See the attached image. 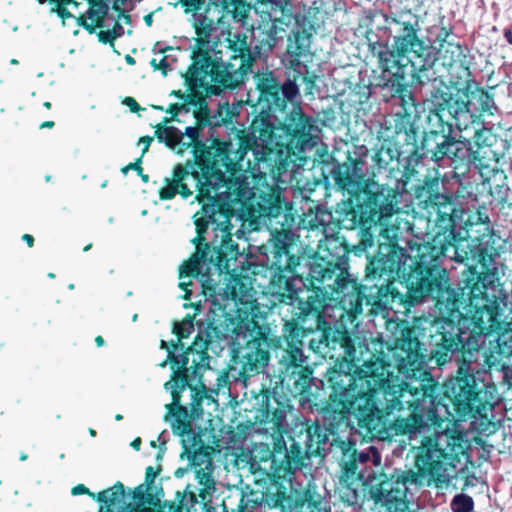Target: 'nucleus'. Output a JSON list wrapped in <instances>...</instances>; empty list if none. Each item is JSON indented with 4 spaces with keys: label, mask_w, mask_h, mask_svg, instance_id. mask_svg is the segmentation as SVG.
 <instances>
[{
    "label": "nucleus",
    "mask_w": 512,
    "mask_h": 512,
    "mask_svg": "<svg viewBox=\"0 0 512 512\" xmlns=\"http://www.w3.org/2000/svg\"><path fill=\"white\" fill-rule=\"evenodd\" d=\"M39 4H45L46 2L53 5L51 12L56 13L59 18L63 21L72 18L73 15L68 10L67 6L70 4L78 6L76 0H36Z\"/></svg>",
    "instance_id": "37"
},
{
    "label": "nucleus",
    "mask_w": 512,
    "mask_h": 512,
    "mask_svg": "<svg viewBox=\"0 0 512 512\" xmlns=\"http://www.w3.org/2000/svg\"><path fill=\"white\" fill-rule=\"evenodd\" d=\"M280 216H283L284 221L277 223L281 224L282 228L271 231L270 238L266 245L260 247V251L267 256L271 265L269 286L272 293L278 295L281 302L296 305L300 298H306L302 294L305 292L308 295L313 286L308 280L309 271L306 276L304 272L298 271L303 260L297 245L299 236L290 227L284 228L288 218L291 222L294 219L284 208L278 217Z\"/></svg>",
    "instance_id": "10"
},
{
    "label": "nucleus",
    "mask_w": 512,
    "mask_h": 512,
    "mask_svg": "<svg viewBox=\"0 0 512 512\" xmlns=\"http://www.w3.org/2000/svg\"><path fill=\"white\" fill-rule=\"evenodd\" d=\"M399 152L392 147H382L374 157L379 168H388L394 161L398 162Z\"/></svg>",
    "instance_id": "38"
},
{
    "label": "nucleus",
    "mask_w": 512,
    "mask_h": 512,
    "mask_svg": "<svg viewBox=\"0 0 512 512\" xmlns=\"http://www.w3.org/2000/svg\"><path fill=\"white\" fill-rule=\"evenodd\" d=\"M97 347H102L105 344L104 338L101 335L95 337Z\"/></svg>",
    "instance_id": "61"
},
{
    "label": "nucleus",
    "mask_w": 512,
    "mask_h": 512,
    "mask_svg": "<svg viewBox=\"0 0 512 512\" xmlns=\"http://www.w3.org/2000/svg\"><path fill=\"white\" fill-rule=\"evenodd\" d=\"M398 194L393 190L382 189L369 196L368 202L361 209L365 223L389 226L391 218L399 212Z\"/></svg>",
    "instance_id": "22"
},
{
    "label": "nucleus",
    "mask_w": 512,
    "mask_h": 512,
    "mask_svg": "<svg viewBox=\"0 0 512 512\" xmlns=\"http://www.w3.org/2000/svg\"><path fill=\"white\" fill-rule=\"evenodd\" d=\"M453 90V88L445 83H441L438 87V92L441 94L439 97L446 99L441 105H446L450 121L453 122V125H455L459 131L472 129L475 134L479 136V117L474 115L469 108L471 104L469 95L460 90H456V92L453 93Z\"/></svg>",
    "instance_id": "20"
},
{
    "label": "nucleus",
    "mask_w": 512,
    "mask_h": 512,
    "mask_svg": "<svg viewBox=\"0 0 512 512\" xmlns=\"http://www.w3.org/2000/svg\"><path fill=\"white\" fill-rule=\"evenodd\" d=\"M125 61L129 65H134L136 63L135 59L130 55L125 56Z\"/></svg>",
    "instance_id": "64"
},
{
    "label": "nucleus",
    "mask_w": 512,
    "mask_h": 512,
    "mask_svg": "<svg viewBox=\"0 0 512 512\" xmlns=\"http://www.w3.org/2000/svg\"><path fill=\"white\" fill-rule=\"evenodd\" d=\"M110 32H117L115 35V39L118 38V37H121L124 33V29L122 27V25L119 23V22H115L114 26H113V29L110 30Z\"/></svg>",
    "instance_id": "54"
},
{
    "label": "nucleus",
    "mask_w": 512,
    "mask_h": 512,
    "mask_svg": "<svg viewBox=\"0 0 512 512\" xmlns=\"http://www.w3.org/2000/svg\"><path fill=\"white\" fill-rule=\"evenodd\" d=\"M177 4L186 15L193 17L197 49H208L213 33V21L210 19L216 0H178Z\"/></svg>",
    "instance_id": "21"
},
{
    "label": "nucleus",
    "mask_w": 512,
    "mask_h": 512,
    "mask_svg": "<svg viewBox=\"0 0 512 512\" xmlns=\"http://www.w3.org/2000/svg\"><path fill=\"white\" fill-rule=\"evenodd\" d=\"M211 55L209 49H196L192 53V63L184 75L185 84L189 93L185 96V101L195 108L207 104L206 99L200 89L206 92L208 86L214 85L206 83V78H211L210 68Z\"/></svg>",
    "instance_id": "19"
},
{
    "label": "nucleus",
    "mask_w": 512,
    "mask_h": 512,
    "mask_svg": "<svg viewBox=\"0 0 512 512\" xmlns=\"http://www.w3.org/2000/svg\"><path fill=\"white\" fill-rule=\"evenodd\" d=\"M458 226L463 229L462 232L455 234L453 231L437 232L432 241L421 244L418 248L419 263L422 265H432L441 256L446 255L450 248L455 250V244L464 239L472 240L482 233L489 230V217L482 210L464 211L460 210L458 217Z\"/></svg>",
    "instance_id": "15"
},
{
    "label": "nucleus",
    "mask_w": 512,
    "mask_h": 512,
    "mask_svg": "<svg viewBox=\"0 0 512 512\" xmlns=\"http://www.w3.org/2000/svg\"><path fill=\"white\" fill-rule=\"evenodd\" d=\"M54 126H55V122H54V121L49 120V121H44V122H42V123L40 124L39 128H40V129H44V128H49V129H51V128H53Z\"/></svg>",
    "instance_id": "59"
},
{
    "label": "nucleus",
    "mask_w": 512,
    "mask_h": 512,
    "mask_svg": "<svg viewBox=\"0 0 512 512\" xmlns=\"http://www.w3.org/2000/svg\"><path fill=\"white\" fill-rule=\"evenodd\" d=\"M192 285H193L192 280H189L187 282H184V281L180 282L179 285H178L179 288L182 289L185 292V294L183 296V298L185 300H189L191 298L192 291H191V289H189V286H192Z\"/></svg>",
    "instance_id": "51"
},
{
    "label": "nucleus",
    "mask_w": 512,
    "mask_h": 512,
    "mask_svg": "<svg viewBox=\"0 0 512 512\" xmlns=\"http://www.w3.org/2000/svg\"><path fill=\"white\" fill-rule=\"evenodd\" d=\"M162 468L159 466L158 468H154L153 466H148L145 470V487L151 489L154 484L155 478L160 474Z\"/></svg>",
    "instance_id": "45"
},
{
    "label": "nucleus",
    "mask_w": 512,
    "mask_h": 512,
    "mask_svg": "<svg viewBox=\"0 0 512 512\" xmlns=\"http://www.w3.org/2000/svg\"><path fill=\"white\" fill-rule=\"evenodd\" d=\"M116 33L117 32H110V30H106V31L101 30L98 33V40H99V42H101L103 44L113 45L114 40H115V35H112V34H116Z\"/></svg>",
    "instance_id": "49"
},
{
    "label": "nucleus",
    "mask_w": 512,
    "mask_h": 512,
    "mask_svg": "<svg viewBox=\"0 0 512 512\" xmlns=\"http://www.w3.org/2000/svg\"><path fill=\"white\" fill-rule=\"evenodd\" d=\"M88 3L89 9L87 15L93 22L88 23L87 20L81 16L79 18V24L92 34L96 27L102 28L104 26V20L108 14L109 7L105 0H88Z\"/></svg>",
    "instance_id": "30"
},
{
    "label": "nucleus",
    "mask_w": 512,
    "mask_h": 512,
    "mask_svg": "<svg viewBox=\"0 0 512 512\" xmlns=\"http://www.w3.org/2000/svg\"><path fill=\"white\" fill-rule=\"evenodd\" d=\"M182 105L179 103H172L166 109V112L170 114V117H164L163 121L155 127V137L158 142H164L167 147L172 149L178 154L179 148L184 139V132L174 126H168L167 124L173 121H178V115L182 111Z\"/></svg>",
    "instance_id": "24"
},
{
    "label": "nucleus",
    "mask_w": 512,
    "mask_h": 512,
    "mask_svg": "<svg viewBox=\"0 0 512 512\" xmlns=\"http://www.w3.org/2000/svg\"><path fill=\"white\" fill-rule=\"evenodd\" d=\"M153 512H184V508L183 504H181L179 500L178 503L165 502L164 505L159 508V510L155 511L153 509Z\"/></svg>",
    "instance_id": "46"
},
{
    "label": "nucleus",
    "mask_w": 512,
    "mask_h": 512,
    "mask_svg": "<svg viewBox=\"0 0 512 512\" xmlns=\"http://www.w3.org/2000/svg\"><path fill=\"white\" fill-rule=\"evenodd\" d=\"M234 116H236V113L228 103L219 104L213 115H211L207 104L196 108L194 111L195 126L185 128L183 143L178 150V154L182 155L187 149L201 144L209 146L213 138L222 139L217 133V128L221 126L230 130L228 139L232 133V128L235 127L232 123Z\"/></svg>",
    "instance_id": "16"
},
{
    "label": "nucleus",
    "mask_w": 512,
    "mask_h": 512,
    "mask_svg": "<svg viewBox=\"0 0 512 512\" xmlns=\"http://www.w3.org/2000/svg\"><path fill=\"white\" fill-rule=\"evenodd\" d=\"M432 210L436 213L435 223L443 227L449 233L447 228H452L451 231L458 227V217L460 210L454 207L452 199L445 195H437L436 199L431 204Z\"/></svg>",
    "instance_id": "28"
},
{
    "label": "nucleus",
    "mask_w": 512,
    "mask_h": 512,
    "mask_svg": "<svg viewBox=\"0 0 512 512\" xmlns=\"http://www.w3.org/2000/svg\"><path fill=\"white\" fill-rule=\"evenodd\" d=\"M141 444H142V440L140 437H136L132 442H131V447L136 450V451H139L140 450V447H141Z\"/></svg>",
    "instance_id": "57"
},
{
    "label": "nucleus",
    "mask_w": 512,
    "mask_h": 512,
    "mask_svg": "<svg viewBox=\"0 0 512 512\" xmlns=\"http://www.w3.org/2000/svg\"><path fill=\"white\" fill-rule=\"evenodd\" d=\"M282 389L261 388L256 396L260 411L266 418L280 423L285 418L289 397L297 399L301 406L320 410L323 425L331 434L330 447L339 448L344 459L338 485L352 491V374L351 362H341L330 367L325 380L314 377L311 366L295 373L280 375Z\"/></svg>",
    "instance_id": "6"
},
{
    "label": "nucleus",
    "mask_w": 512,
    "mask_h": 512,
    "mask_svg": "<svg viewBox=\"0 0 512 512\" xmlns=\"http://www.w3.org/2000/svg\"><path fill=\"white\" fill-rule=\"evenodd\" d=\"M249 142L243 137L233 139L213 138L209 146L198 145L191 149L193 158L173 167L172 179L159 190L160 200H172L177 194L187 199L197 192L201 210L194 221L233 228L232 219L278 218L283 212L282 192L276 186L266 190L250 187L245 173L257 166L248 157Z\"/></svg>",
    "instance_id": "3"
},
{
    "label": "nucleus",
    "mask_w": 512,
    "mask_h": 512,
    "mask_svg": "<svg viewBox=\"0 0 512 512\" xmlns=\"http://www.w3.org/2000/svg\"><path fill=\"white\" fill-rule=\"evenodd\" d=\"M170 96H174L178 99L185 101L186 93L182 92L181 90H172L170 92Z\"/></svg>",
    "instance_id": "56"
},
{
    "label": "nucleus",
    "mask_w": 512,
    "mask_h": 512,
    "mask_svg": "<svg viewBox=\"0 0 512 512\" xmlns=\"http://www.w3.org/2000/svg\"><path fill=\"white\" fill-rule=\"evenodd\" d=\"M250 6L245 0H216L215 8L211 15L213 32L219 24H226V18L230 16L235 22H244L248 16Z\"/></svg>",
    "instance_id": "26"
},
{
    "label": "nucleus",
    "mask_w": 512,
    "mask_h": 512,
    "mask_svg": "<svg viewBox=\"0 0 512 512\" xmlns=\"http://www.w3.org/2000/svg\"><path fill=\"white\" fill-rule=\"evenodd\" d=\"M451 508L453 512H471L473 509V500L470 496L458 494L453 498Z\"/></svg>",
    "instance_id": "40"
},
{
    "label": "nucleus",
    "mask_w": 512,
    "mask_h": 512,
    "mask_svg": "<svg viewBox=\"0 0 512 512\" xmlns=\"http://www.w3.org/2000/svg\"><path fill=\"white\" fill-rule=\"evenodd\" d=\"M378 54L383 71L390 75L389 80L395 78L405 84L432 82L431 88L435 89V85L444 83L437 80V65L461 68L469 74L467 57L461 45L444 41L433 58L431 48L417 37L411 25H405L403 35L395 37L390 52L379 51Z\"/></svg>",
    "instance_id": "9"
},
{
    "label": "nucleus",
    "mask_w": 512,
    "mask_h": 512,
    "mask_svg": "<svg viewBox=\"0 0 512 512\" xmlns=\"http://www.w3.org/2000/svg\"><path fill=\"white\" fill-rule=\"evenodd\" d=\"M113 9L116 10L119 13L120 16H123V18H124L126 23H130V21H131L130 15L129 14H125L124 10L119 7L117 2H115L113 4Z\"/></svg>",
    "instance_id": "53"
},
{
    "label": "nucleus",
    "mask_w": 512,
    "mask_h": 512,
    "mask_svg": "<svg viewBox=\"0 0 512 512\" xmlns=\"http://www.w3.org/2000/svg\"><path fill=\"white\" fill-rule=\"evenodd\" d=\"M257 103L252 105L255 114L248 129L232 128L233 139L244 138L249 142L248 153L258 169L279 180L289 174L294 176L303 168L309 157L306 148L314 146L311 135V119L298 105L288 113L283 121L275 115L285 112L288 103H293L299 95L294 80L281 82L273 71L256 74Z\"/></svg>",
    "instance_id": "5"
},
{
    "label": "nucleus",
    "mask_w": 512,
    "mask_h": 512,
    "mask_svg": "<svg viewBox=\"0 0 512 512\" xmlns=\"http://www.w3.org/2000/svg\"><path fill=\"white\" fill-rule=\"evenodd\" d=\"M22 240H23V241L28 245V247H30V248H31V247H33L34 242H35L34 237H33V235H31V234H23V235H22Z\"/></svg>",
    "instance_id": "55"
},
{
    "label": "nucleus",
    "mask_w": 512,
    "mask_h": 512,
    "mask_svg": "<svg viewBox=\"0 0 512 512\" xmlns=\"http://www.w3.org/2000/svg\"><path fill=\"white\" fill-rule=\"evenodd\" d=\"M144 21L145 23L147 24V26H151L152 24V21H153V16L152 14H148L144 17Z\"/></svg>",
    "instance_id": "63"
},
{
    "label": "nucleus",
    "mask_w": 512,
    "mask_h": 512,
    "mask_svg": "<svg viewBox=\"0 0 512 512\" xmlns=\"http://www.w3.org/2000/svg\"><path fill=\"white\" fill-rule=\"evenodd\" d=\"M324 313V323L318 331L321 332L318 340L312 339L309 342V347L312 351L323 357L335 359L334 365L341 362L352 363V335L347 328L341 324L332 326L327 318L332 319L334 322L342 321L347 318L350 322L348 315L339 318V312L336 307H327Z\"/></svg>",
    "instance_id": "17"
},
{
    "label": "nucleus",
    "mask_w": 512,
    "mask_h": 512,
    "mask_svg": "<svg viewBox=\"0 0 512 512\" xmlns=\"http://www.w3.org/2000/svg\"><path fill=\"white\" fill-rule=\"evenodd\" d=\"M123 103L129 107L131 112L134 113H137L142 109L139 103L133 97H126Z\"/></svg>",
    "instance_id": "50"
},
{
    "label": "nucleus",
    "mask_w": 512,
    "mask_h": 512,
    "mask_svg": "<svg viewBox=\"0 0 512 512\" xmlns=\"http://www.w3.org/2000/svg\"><path fill=\"white\" fill-rule=\"evenodd\" d=\"M438 87L439 86L435 85V89L431 88L429 90L435 110L430 111L427 115L428 127L426 131L450 136L453 122L450 121L446 105H441V103L446 99L444 97H439L441 94L438 92Z\"/></svg>",
    "instance_id": "25"
},
{
    "label": "nucleus",
    "mask_w": 512,
    "mask_h": 512,
    "mask_svg": "<svg viewBox=\"0 0 512 512\" xmlns=\"http://www.w3.org/2000/svg\"><path fill=\"white\" fill-rule=\"evenodd\" d=\"M472 242L464 239L455 244L454 259L469 267L462 287L458 290L450 287L446 270H416L406 279L407 297L411 303L428 295L435 300L439 317L431 338L438 349L431 352V358L438 364L446 362L448 352L478 350L488 339L487 364L504 367L512 356V306L505 297H488L484 279L474 264L486 265L506 248V241L489 229Z\"/></svg>",
    "instance_id": "2"
},
{
    "label": "nucleus",
    "mask_w": 512,
    "mask_h": 512,
    "mask_svg": "<svg viewBox=\"0 0 512 512\" xmlns=\"http://www.w3.org/2000/svg\"><path fill=\"white\" fill-rule=\"evenodd\" d=\"M454 145L455 142L450 136L424 131L421 143L422 155H430L432 160L437 161L450 153H454L451 150Z\"/></svg>",
    "instance_id": "27"
},
{
    "label": "nucleus",
    "mask_w": 512,
    "mask_h": 512,
    "mask_svg": "<svg viewBox=\"0 0 512 512\" xmlns=\"http://www.w3.org/2000/svg\"><path fill=\"white\" fill-rule=\"evenodd\" d=\"M438 189L439 181L437 178H426L421 185L415 188L414 193L416 198L432 202L437 195H440Z\"/></svg>",
    "instance_id": "35"
},
{
    "label": "nucleus",
    "mask_w": 512,
    "mask_h": 512,
    "mask_svg": "<svg viewBox=\"0 0 512 512\" xmlns=\"http://www.w3.org/2000/svg\"><path fill=\"white\" fill-rule=\"evenodd\" d=\"M176 497L183 504L184 512H197L196 505L200 506L198 496L194 491L190 490V486H186L183 492L177 491Z\"/></svg>",
    "instance_id": "39"
},
{
    "label": "nucleus",
    "mask_w": 512,
    "mask_h": 512,
    "mask_svg": "<svg viewBox=\"0 0 512 512\" xmlns=\"http://www.w3.org/2000/svg\"><path fill=\"white\" fill-rule=\"evenodd\" d=\"M142 158L143 156L138 157L135 162H131L124 166L121 169V172L126 175L129 170H133V172H136L138 176L142 179L144 183H147L149 181V175L143 173V168L141 166L142 164Z\"/></svg>",
    "instance_id": "42"
},
{
    "label": "nucleus",
    "mask_w": 512,
    "mask_h": 512,
    "mask_svg": "<svg viewBox=\"0 0 512 512\" xmlns=\"http://www.w3.org/2000/svg\"><path fill=\"white\" fill-rule=\"evenodd\" d=\"M262 37L258 44L252 46L247 42V35L244 32H231L227 34L228 61L225 65L211 58V82L208 86L207 95H220L224 90H233L240 87L252 71L255 61L263 53L272 51L277 43V26L273 23L268 30L261 31Z\"/></svg>",
    "instance_id": "11"
},
{
    "label": "nucleus",
    "mask_w": 512,
    "mask_h": 512,
    "mask_svg": "<svg viewBox=\"0 0 512 512\" xmlns=\"http://www.w3.org/2000/svg\"><path fill=\"white\" fill-rule=\"evenodd\" d=\"M150 65L154 68V70H160L163 75H166L168 69L170 68L166 56L162 57L159 61L153 58L150 61Z\"/></svg>",
    "instance_id": "47"
},
{
    "label": "nucleus",
    "mask_w": 512,
    "mask_h": 512,
    "mask_svg": "<svg viewBox=\"0 0 512 512\" xmlns=\"http://www.w3.org/2000/svg\"><path fill=\"white\" fill-rule=\"evenodd\" d=\"M357 88L359 89V91H356V88H354V97L356 95H359V99H358L359 106L358 107L354 106V109H356L358 112H360V111L365 112L367 110V108L369 107L368 100L370 97V89L368 86H363V87L358 86ZM355 103H356V100L354 99V104Z\"/></svg>",
    "instance_id": "41"
},
{
    "label": "nucleus",
    "mask_w": 512,
    "mask_h": 512,
    "mask_svg": "<svg viewBox=\"0 0 512 512\" xmlns=\"http://www.w3.org/2000/svg\"><path fill=\"white\" fill-rule=\"evenodd\" d=\"M341 499L344 503H347V505H352V500L350 499L349 492L341 495Z\"/></svg>",
    "instance_id": "60"
},
{
    "label": "nucleus",
    "mask_w": 512,
    "mask_h": 512,
    "mask_svg": "<svg viewBox=\"0 0 512 512\" xmlns=\"http://www.w3.org/2000/svg\"><path fill=\"white\" fill-rule=\"evenodd\" d=\"M394 355L399 374L421 381L415 386L390 371V365L375 358L354 369V413L367 434L385 439L420 435L414 446L416 471L372 486L370 496L377 512H414L409 507L408 483L446 489L456 478L463 459L469 461L470 442L453 421L439 414L437 384L427 379V355L406 322L396 324Z\"/></svg>",
    "instance_id": "1"
},
{
    "label": "nucleus",
    "mask_w": 512,
    "mask_h": 512,
    "mask_svg": "<svg viewBox=\"0 0 512 512\" xmlns=\"http://www.w3.org/2000/svg\"><path fill=\"white\" fill-rule=\"evenodd\" d=\"M194 224L196 236L192 243L196 249L181 265L179 278L199 279L201 294L214 304L222 290L221 281L226 282V293L233 300L245 296L249 289V274L254 273L253 263L232 239L233 228L222 230L224 225L216 227L203 220L194 221Z\"/></svg>",
    "instance_id": "8"
},
{
    "label": "nucleus",
    "mask_w": 512,
    "mask_h": 512,
    "mask_svg": "<svg viewBox=\"0 0 512 512\" xmlns=\"http://www.w3.org/2000/svg\"><path fill=\"white\" fill-rule=\"evenodd\" d=\"M458 420L471 419V425L479 433L497 430L493 421V408L498 402L495 386L485 385L476 390L474 376L465 375L452 379L446 389Z\"/></svg>",
    "instance_id": "14"
},
{
    "label": "nucleus",
    "mask_w": 512,
    "mask_h": 512,
    "mask_svg": "<svg viewBox=\"0 0 512 512\" xmlns=\"http://www.w3.org/2000/svg\"><path fill=\"white\" fill-rule=\"evenodd\" d=\"M202 326L199 324L197 335L185 350L176 346V340L160 341V348L167 351L166 360L161 366L168 362L172 369L171 381L165 383L166 389L171 386L172 402L175 393L180 403L184 390L189 388L192 392V388H198L190 385L188 370L193 369L192 373L196 375L201 367H209L208 352L218 354L223 350V342H228L229 330L234 332L235 343L239 345L234 350L231 368L238 369L242 377L264 372L271 359V349L280 344V340L271 337L269 329L260 325L253 315L234 318L223 313L222 321L212 319L204 328Z\"/></svg>",
    "instance_id": "7"
},
{
    "label": "nucleus",
    "mask_w": 512,
    "mask_h": 512,
    "mask_svg": "<svg viewBox=\"0 0 512 512\" xmlns=\"http://www.w3.org/2000/svg\"><path fill=\"white\" fill-rule=\"evenodd\" d=\"M331 434L318 421L304 422L299 431L289 436L290 446L287 447L283 437L274 441L273 450L269 451L271 470L275 477L286 478L296 470L306 466L305 460L321 455L329 443Z\"/></svg>",
    "instance_id": "13"
},
{
    "label": "nucleus",
    "mask_w": 512,
    "mask_h": 512,
    "mask_svg": "<svg viewBox=\"0 0 512 512\" xmlns=\"http://www.w3.org/2000/svg\"><path fill=\"white\" fill-rule=\"evenodd\" d=\"M206 480H202L203 487L199 489V493L197 494L198 498H200V506L205 507L208 503L211 502V493L209 492V489L214 486L213 483L205 484Z\"/></svg>",
    "instance_id": "43"
},
{
    "label": "nucleus",
    "mask_w": 512,
    "mask_h": 512,
    "mask_svg": "<svg viewBox=\"0 0 512 512\" xmlns=\"http://www.w3.org/2000/svg\"><path fill=\"white\" fill-rule=\"evenodd\" d=\"M280 375L295 373L296 370L309 366L305 363L302 346H287Z\"/></svg>",
    "instance_id": "31"
},
{
    "label": "nucleus",
    "mask_w": 512,
    "mask_h": 512,
    "mask_svg": "<svg viewBox=\"0 0 512 512\" xmlns=\"http://www.w3.org/2000/svg\"><path fill=\"white\" fill-rule=\"evenodd\" d=\"M362 241L365 243V246L369 245V246H372L373 244V239H372V235L369 234L368 232H365L363 234V239Z\"/></svg>",
    "instance_id": "58"
},
{
    "label": "nucleus",
    "mask_w": 512,
    "mask_h": 512,
    "mask_svg": "<svg viewBox=\"0 0 512 512\" xmlns=\"http://www.w3.org/2000/svg\"><path fill=\"white\" fill-rule=\"evenodd\" d=\"M336 185L347 191L349 197L337 204L335 212L317 207L308 217V228L322 231L328 239L331 249H340L331 254L335 259L315 258L309 263V283L313 289L306 298H300L292 305L290 320L283 326V337L287 346H303V338L318 331L324 323L327 306L336 307L338 317L348 315L352 320V283L349 273L348 254L352 251L342 230L352 229V171L349 167L344 173L340 169L334 172ZM330 250V247H328Z\"/></svg>",
    "instance_id": "4"
},
{
    "label": "nucleus",
    "mask_w": 512,
    "mask_h": 512,
    "mask_svg": "<svg viewBox=\"0 0 512 512\" xmlns=\"http://www.w3.org/2000/svg\"><path fill=\"white\" fill-rule=\"evenodd\" d=\"M144 484L131 491L132 502H125L126 489L122 482L117 481L112 487L97 494V502L102 512H153L148 505L153 504L154 495Z\"/></svg>",
    "instance_id": "18"
},
{
    "label": "nucleus",
    "mask_w": 512,
    "mask_h": 512,
    "mask_svg": "<svg viewBox=\"0 0 512 512\" xmlns=\"http://www.w3.org/2000/svg\"><path fill=\"white\" fill-rule=\"evenodd\" d=\"M400 105L402 111L397 113L396 130L398 133L404 132L407 138H414L422 107L415 103L412 94L408 91L401 94Z\"/></svg>",
    "instance_id": "23"
},
{
    "label": "nucleus",
    "mask_w": 512,
    "mask_h": 512,
    "mask_svg": "<svg viewBox=\"0 0 512 512\" xmlns=\"http://www.w3.org/2000/svg\"><path fill=\"white\" fill-rule=\"evenodd\" d=\"M363 45H366L368 49L371 50L372 52L376 50L375 44H372L369 38L367 39V42L363 43Z\"/></svg>",
    "instance_id": "62"
},
{
    "label": "nucleus",
    "mask_w": 512,
    "mask_h": 512,
    "mask_svg": "<svg viewBox=\"0 0 512 512\" xmlns=\"http://www.w3.org/2000/svg\"><path fill=\"white\" fill-rule=\"evenodd\" d=\"M72 495H88L97 501V494L91 492L84 484H77L71 490Z\"/></svg>",
    "instance_id": "48"
},
{
    "label": "nucleus",
    "mask_w": 512,
    "mask_h": 512,
    "mask_svg": "<svg viewBox=\"0 0 512 512\" xmlns=\"http://www.w3.org/2000/svg\"><path fill=\"white\" fill-rule=\"evenodd\" d=\"M400 263L395 261H391L387 258L385 260L383 257L373 259L370 264L367 266L368 274L373 275L374 277H384L393 272H399Z\"/></svg>",
    "instance_id": "33"
},
{
    "label": "nucleus",
    "mask_w": 512,
    "mask_h": 512,
    "mask_svg": "<svg viewBox=\"0 0 512 512\" xmlns=\"http://www.w3.org/2000/svg\"><path fill=\"white\" fill-rule=\"evenodd\" d=\"M153 141V137L151 136H142L140 139H139V143H142L144 144V148L142 149V154L141 156H143L149 149V146L151 144V142Z\"/></svg>",
    "instance_id": "52"
},
{
    "label": "nucleus",
    "mask_w": 512,
    "mask_h": 512,
    "mask_svg": "<svg viewBox=\"0 0 512 512\" xmlns=\"http://www.w3.org/2000/svg\"><path fill=\"white\" fill-rule=\"evenodd\" d=\"M212 399L207 395V388L200 382L199 388H192V399L189 408L179 403L177 393L174 394V402L166 405L165 419L170 421L174 435L180 437L182 459H187L189 465L195 469L199 483L206 480L205 484L213 483L211 473L206 470L211 468L212 458L210 447L204 443L200 433L195 432L191 420H197L203 415L202 403L204 399Z\"/></svg>",
    "instance_id": "12"
},
{
    "label": "nucleus",
    "mask_w": 512,
    "mask_h": 512,
    "mask_svg": "<svg viewBox=\"0 0 512 512\" xmlns=\"http://www.w3.org/2000/svg\"><path fill=\"white\" fill-rule=\"evenodd\" d=\"M265 501L273 507H285V503L289 501V496L285 487L282 485H272L265 493Z\"/></svg>",
    "instance_id": "36"
},
{
    "label": "nucleus",
    "mask_w": 512,
    "mask_h": 512,
    "mask_svg": "<svg viewBox=\"0 0 512 512\" xmlns=\"http://www.w3.org/2000/svg\"><path fill=\"white\" fill-rule=\"evenodd\" d=\"M306 73L303 76V81L305 83V93L313 95L314 88L316 86V80L318 79V76L314 73H310L308 71V68L305 67Z\"/></svg>",
    "instance_id": "44"
},
{
    "label": "nucleus",
    "mask_w": 512,
    "mask_h": 512,
    "mask_svg": "<svg viewBox=\"0 0 512 512\" xmlns=\"http://www.w3.org/2000/svg\"><path fill=\"white\" fill-rule=\"evenodd\" d=\"M230 337L231 339V344H232V350H231V359H230V362L228 364V369L227 370H222L220 372L217 373V376H216V383L214 384L213 388L211 389V392L218 395L220 393L222 394H226L228 392H230V373L232 374V377L235 378L236 380H243V381H246L248 380L250 377H253V376H256L258 375L259 373H256V374H253V375H249L247 377H242L239 375V370L238 369H232L231 368V365L233 364L232 363V360H233V354H234V350L239 346L235 343V340H234V337H235V334L232 330H229V335H228V338Z\"/></svg>",
    "instance_id": "29"
},
{
    "label": "nucleus",
    "mask_w": 512,
    "mask_h": 512,
    "mask_svg": "<svg viewBox=\"0 0 512 512\" xmlns=\"http://www.w3.org/2000/svg\"><path fill=\"white\" fill-rule=\"evenodd\" d=\"M194 331V316L187 314L180 322L174 321L172 333L176 336V346H181L183 350V339H187Z\"/></svg>",
    "instance_id": "34"
},
{
    "label": "nucleus",
    "mask_w": 512,
    "mask_h": 512,
    "mask_svg": "<svg viewBox=\"0 0 512 512\" xmlns=\"http://www.w3.org/2000/svg\"><path fill=\"white\" fill-rule=\"evenodd\" d=\"M295 508L298 512H330L323 507L321 496L309 489L295 501Z\"/></svg>",
    "instance_id": "32"
}]
</instances>
